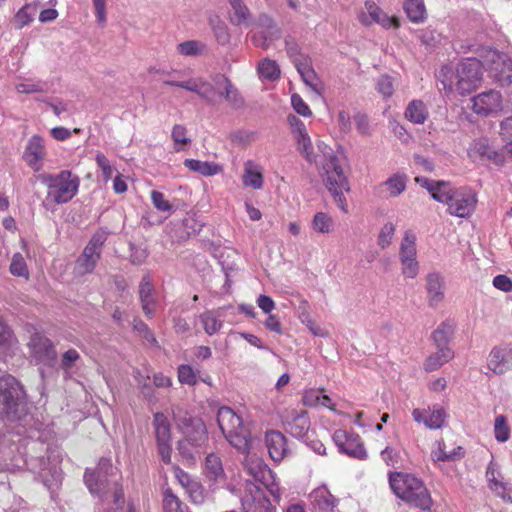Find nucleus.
Returning <instances> with one entry per match:
<instances>
[{
	"label": "nucleus",
	"instance_id": "obj_1",
	"mask_svg": "<svg viewBox=\"0 0 512 512\" xmlns=\"http://www.w3.org/2000/svg\"><path fill=\"white\" fill-rule=\"evenodd\" d=\"M318 152L323 160L317 164L323 176L325 185L334 198L336 205L344 212H348L345 193L350 191L347 177L339 164V158L333 149L323 141L317 142Z\"/></svg>",
	"mask_w": 512,
	"mask_h": 512
},
{
	"label": "nucleus",
	"instance_id": "obj_2",
	"mask_svg": "<svg viewBox=\"0 0 512 512\" xmlns=\"http://www.w3.org/2000/svg\"><path fill=\"white\" fill-rule=\"evenodd\" d=\"M483 59L471 57L458 63L455 70L450 66H444L438 73V79L447 91L456 90L465 95L473 91L482 81Z\"/></svg>",
	"mask_w": 512,
	"mask_h": 512
},
{
	"label": "nucleus",
	"instance_id": "obj_3",
	"mask_svg": "<svg viewBox=\"0 0 512 512\" xmlns=\"http://www.w3.org/2000/svg\"><path fill=\"white\" fill-rule=\"evenodd\" d=\"M389 484L394 494L410 505L423 511L430 510L432 498L424 483L412 474L392 473Z\"/></svg>",
	"mask_w": 512,
	"mask_h": 512
},
{
	"label": "nucleus",
	"instance_id": "obj_4",
	"mask_svg": "<svg viewBox=\"0 0 512 512\" xmlns=\"http://www.w3.org/2000/svg\"><path fill=\"white\" fill-rule=\"evenodd\" d=\"M218 426L225 439L239 452H247L251 445L249 431L243 426L242 418L227 406H222L217 412Z\"/></svg>",
	"mask_w": 512,
	"mask_h": 512
},
{
	"label": "nucleus",
	"instance_id": "obj_5",
	"mask_svg": "<svg viewBox=\"0 0 512 512\" xmlns=\"http://www.w3.org/2000/svg\"><path fill=\"white\" fill-rule=\"evenodd\" d=\"M42 183L47 186L46 201L56 204L69 202L78 192L80 180L69 170H62L58 174H45L41 176Z\"/></svg>",
	"mask_w": 512,
	"mask_h": 512
},
{
	"label": "nucleus",
	"instance_id": "obj_6",
	"mask_svg": "<svg viewBox=\"0 0 512 512\" xmlns=\"http://www.w3.org/2000/svg\"><path fill=\"white\" fill-rule=\"evenodd\" d=\"M476 52L483 59V65L495 83L501 87L512 84V58L509 55L490 47H479Z\"/></svg>",
	"mask_w": 512,
	"mask_h": 512
},
{
	"label": "nucleus",
	"instance_id": "obj_7",
	"mask_svg": "<svg viewBox=\"0 0 512 512\" xmlns=\"http://www.w3.org/2000/svg\"><path fill=\"white\" fill-rule=\"evenodd\" d=\"M183 439L178 443L179 453L188 461H194L200 448L207 442V430L199 418L185 420L182 425Z\"/></svg>",
	"mask_w": 512,
	"mask_h": 512
},
{
	"label": "nucleus",
	"instance_id": "obj_8",
	"mask_svg": "<svg viewBox=\"0 0 512 512\" xmlns=\"http://www.w3.org/2000/svg\"><path fill=\"white\" fill-rule=\"evenodd\" d=\"M25 393L20 383L9 374L0 375V413L18 417L24 410Z\"/></svg>",
	"mask_w": 512,
	"mask_h": 512
},
{
	"label": "nucleus",
	"instance_id": "obj_9",
	"mask_svg": "<svg viewBox=\"0 0 512 512\" xmlns=\"http://www.w3.org/2000/svg\"><path fill=\"white\" fill-rule=\"evenodd\" d=\"M248 450H250V448ZM243 454H246L244 466L248 474L251 475L255 481L261 483L273 496L275 502L279 503L281 500V489L276 480L275 473L258 455L250 453L249 451Z\"/></svg>",
	"mask_w": 512,
	"mask_h": 512
},
{
	"label": "nucleus",
	"instance_id": "obj_10",
	"mask_svg": "<svg viewBox=\"0 0 512 512\" xmlns=\"http://www.w3.org/2000/svg\"><path fill=\"white\" fill-rule=\"evenodd\" d=\"M286 52L300 74L303 82L316 94L323 91V84L312 67L310 57L301 52L299 46L290 40H286Z\"/></svg>",
	"mask_w": 512,
	"mask_h": 512
},
{
	"label": "nucleus",
	"instance_id": "obj_11",
	"mask_svg": "<svg viewBox=\"0 0 512 512\" xmlns=\"http://www.w3.org/2000/svg\"><path fill=\"white\" fill-rule=\"evenodd\" d=\"M476 204V193L469 187H459L447 205V212L452 216L467 218L474 212Z\"/></svg>",
	"mask_w": 512,
	"mask_h": 512
},
{
	"label": "nucleus",
	"instance_id": "obj_12",
	"mask_svg": "<svg viewBox=\"0 0 512 512\" xmlns=\"http://www.w3.org/2000/svg\"><path fill=\"white\" fill-rule=\"evenodd\" d=\"M163 74H167V76H169L167 79L163 80V83L165 85L185 89L187 91L196 93L200 98L204 99L207 102H214V87L210 84V82L204 80L203 78H190L188 80L180 81L174 77H171L180 75V71H174L172 73L163 72Z\"/></svg>",
	"mask_w": 512,
	"mask_h": 512
},
{
	"label": "nucleus",
	"instance_id": "obj_13",
	"mask_svg": "<svg viewBox=\"0 0 512 512\" xmlns=\"http://www.w3.org/2000/svg\"><path fill=\"white\" fill-rule=\"evenodd\" d=\"M472 110L480 116L497 115L504 109V99L500 91L491 89L472 97Z\"/></svg>",
	"mask_w": 512,
	"mask_h": 512
},
{
	"label": "nucleus",
	"instance_id": "obj_14",
	"mask_svg": "<svg viewBox=\"0 0 512 512\" xmlns=\"http://www.w3.org/2000/svg\"><path fill=\"white\" fill-rule=\"evenodd\" d=\"M332 438L339 452L358 460L367 458V451L359 435L338 429Z\"/></svg>",
	"mask_w": 512,
	"mask_h": 512
},
{
	"label": "nucleus",
	"instance_id": "obj_15",
	"mask_svg": "<svg viewBox=\"0 0 512 512\" xmlns=\"http://www.w3.org/2000/svg\"><path fill=\"white\" fill-rule=\"evenodd\" d=\"M155 437L158 453L165 464L171 463V427L167 417L163 413L154 415Z\"/></svg>",
	"mask_w": 512,
	"mask_h": 512
},
{
	"label": "nucleus",
	"instance_id": "obj_16",
	"mask_svg": "<svg viewBox=\"0 0 512 512\" xmlns=\"http://www.w3.org/2000/svg\"><path fill=\"white\" fill-rule=\"evenodd\" d=\"M241 504L244 512H276V508L263 491L253 483L246 484Z\"/></svg>",
	"mask_w": 512,
	"mask_h": 512
},
{
	"label": "nucleus",
	"instance_id": "obj_17",
	"mask_svg": "<svg viewBox=\"0 0 512 512\" xmlns=\"http://www.w3.org/2000/svg\"><path fill=\"white\" fill-rule=\"evenodd\" d=\"M256 27L259 31L251 35V41L256 47L267 49L280 36V29L267 14L259 15Z\"/></svg>",
	"mask_w": 512,
	"mask_h": 512
},
{
	"label": "nucleus",
	"instance_id": "obj_18",
	"mask_svg": "<svg viewBox=\"0 0 512 512\" xmlns=\"http://www.w3.org/2000/svg\"><path fill=\"white\" fill-rule=\"evenodd\" d=\"M359 20L366 26L377 23L385 29L399 27L397 17L387 15L371 0L365 2L364 9L359 14Z\"/></svg>",
	"mask_w": 512,
	"mask_h": 512
},
{
	"label": "nucleus",
	"instance_id": "obj_19",
	"mask_svg": "<svg viewBox=\"0 0 512 512\" xmlns=\"http://www.w3.org/2000/svg\"><path fill=\"white\" fill-rule=\"evenodd\" d=\"M45 155L46 147L44 139L37 134L30 137L23 153V159L26 164L35 172H38L43 167Z\"/></svg>",
	"mask_w": 512,
	"mask_h": 512
},
{
	"label": "nucleus",
	"instance_id": "obj_20",
	"mask_svg": "<svg viewBox=\"0 0 512 512\" xmlns=\"http://www.w3.org/2000/svg\"><path fill=\"white\" fill-rule=\"evenodd\" d=\"M214 87L215 99L211 104L216 103L217 95L224 97L228 104L234 108H239L243 105V98L240 95L238 89L231 83V81L224 75H217L213 78V83H210Z\"/></svg>",
	"mask_w": 512,
	"mask_h": 512
},
{
	"label": "nucleus",
	"instance_id": "obj_21",
	"mask_svg": "<svg viewBox=\"0 0 512 512\" xmlns=\"http://www.w3.org/2000/svg\"><path fill=\"white\" fill-rule=\"evenodd\" d=\"M488 487L503 501L512 503V488L504 481L497 463L491 461L486 469Z\"/></svg>",
	"mask_w": 512,
	"mask_h": 512
},
{
	"label": "nucleus",
	"instance_id": "obj_22",
	"mask_svg": "<svg viewBox=\"0 0 512 512\" xmlns=\"http://www.w3.org/2000/svg\"><path fill=\"white\" fill-rule=\"evenodd\" d=\"M412 417L415 422L422 423L426 428L436 430L444 425L446 411L443 407L436 404L427 409L415 408L412 411Z\"/></svg>",
	"mask_w": 512,
	"mask_h": 512
},
{
	"label": "nucleus",
	"instance_id": "obj_23",
	"mask_svg": "<svg viewBox=\"0 0 512 512\" xmlns=\"http://www.w3.org/2000/svg\"><path fill=\"white\" fill-rule=\"evenodd\" d=\"M241 181L244 187L261 190L264 187V167L256 160L248 159L243 163Z\"/></svg>",
	"mask_w": 512,
	"mask_h": 512
},
{
	"label": "nucleus",
	"instance_id": "obj_24",
	"mask_svg": "<svg viewBox=\"0 0 512 512\" xmlns=\"http://www.w3.org/2000/svg\"><path fill=\"white\" fill-rule=\"evenodd\" d=\"M29 349L35 360L40 363H50L56 357V352L51 341L39 333L31 337Z\"/></svg>",
	"mask_w": 512,
	"mask_h": 512
},
{
	"label": "nucleus",
	"instance_id": "obj_25",
	"mask_svg": "<svg viewBox=\"0 0 512 512\" xmlns=\"http://www.w3.org/2000/svg\"><path fill=\"white\" fill-rule=\"evenodd\" d=\"M265 444L270 458L277 463L287 457L290 452L286 437L279 431H268L265 435Z\"/></svg>",
	"mask_w": 512,
	"mask_h": 512
},
{
	"label": "nucleus",
	"instance_id": "obj_26",
	"mask_svg": "<svg viewBox=\"0 0 512 512\" xmlns=\"http://www.w3.org/2000/svg\"><path fill=\"white\" fill-rule=\"evenodd\" d=\"M284 426L293 437L303 438L310 429V420L306 412L292 410L284 416Z\"/></svg>",
	"mask_w": 512,
	"mask_h": 512
},
{
	"label": "nucleus",
	"instance_id": "obj_27",
	"mask_svg": "<svg viewBox=\"0 0 512 512\" xmlns=\"http://www.w3.org/2000/svg\"><path fill=\"white\" fill-rule=\"evenodd\" d=\"M139 297L145 315L147 317H153L159 306V302L154 286L151 283L150 277L148 275L144 276L140 282Z\"/></svg>",
	"mask_w": 512,
	"mask_h": 512
},
{
	"label": "nucleus",
	"instance_id": "obj_28",
	"mask_svg": "<svg viewBox=\"0 0 512 512\" xmlns=\"http://www.w3.org/2000/svg\"><path fill=\"white\" fill-rule=\"evenodd\" d=\"M173 473L178 483L189 494L192 502L196 504L202 503L204 500V494L201 484L178 466L173 467Z\"/></svg>",
	"mask_w": 512,
	"mask_h": 512
},
{
	"label": "nucleus",
	"instance_id": "obj_29",
	"mask_svg": "<svg viewBox=\"0 0 512 512\" xmlns=\"http://www.w3.org/2000/svg\"><path fill=\"white\" fill-rule=\"evenodd\" d=\"M309 497L315 512H334L337 500L326 486L317 487L310 493Z\"/></svg>",
	"mask_w": 512,
	"mask_h": 512
},
{
	"label": "nucleus",
	"instance_id": "obj_30",
	"mask_svg": "<svg viewBox=\"0 0 512 512\" xmlns=\"http://www.w3.org/2000/svg\"><path fill=\"white\" fill-rule=\"evenodd\" d=\"M21 248L25 252V255L21 252H16L12 255L9 265V272L12 276L23 278L25 280L30 279V271L27 264V257L30 256L27 242L21 239Z\"/></svg>",
	"mask_w": 512,
	"mask_h": 512
},
{
	"label": "nucleus",
	"instance_id": "obj_31",
	"mask_svg": "<svg viewBox=\"0 0 512 512\" xmlns=\"http://www.w3.org/2000/svg\"><path fill=\"white\" fill-rule=\"evenodd\" d=\"M409 177L404 172H395L385 181L381 182L379 187L387 197L396 198L405 192Z\"/></svg>",
	"mask_w": 512,
	"mask_h": 512
},
{
	"label": "nucleus",
	"instance_id": "obj_32",
	"mask_svg": "<svg viewBox=\"0 0 512 512\" xmlns=\"http://www.w3.org/2000/svg\"><path fill=\"white\" fill-rule=\"evenodd\" d=\"M425 282L430 305H437L444 298V277L441 273L432 271L426 275Z\"/></svg>",
	"mask_w": 512,
	"mask_h": 512
},
{
	"label": "nucleus",
	"instance_id": "obj_33",
	"mask_svg": "<svg viewBox=\"0 0 512 512\" xmlns=\"http://www.w3.org/2000/svg\"><path fill=\"white\" fill-rule=\"evenodd\" d=\"M204 474L213 481L215 484L225 483V472L223 469L222 461L217 454L211 453L207 455L204 462Z\"/></svg>",
	"mask_w": 512,
	"mask_h": 512
},
{
	"label": "nucleus",
	"instance_id": "obj_34",
	"mask_svg": "<svg viewBox=\"0 0 512 512\" xmlns=\"http://www.w3.org/2000/svg\"><path fill=\"white\" fill-rule=\"evenodd\" d=\"M296 143L297 151L305 158L310 164L317 165L323 160L321 153L315 154L313 144L308 131L293 137Z\"/></svg>",
	"mask_w": 512,
	"mask_h": 512
},
{
	"label": "nucleus",
	"instance_id": "obj_35",
	"mask_svg": "<svg viewBox=\"0 0 512 512\" xmlns=\"http://www.w3.org/2000/svg\"><path fill=\"white\" fill-rule=\"evenodd\" d=\"M436 348L437 351L430 354L423 363V368L427 372L438 370L454 357V352L449 346H436Z\"/></svg>",
	"mask_w": 512,
	"mask_h": 512
},
{
	"label": "nucleus",
	"instance_id": "obj_36",
	"mask_svg": "<svg viewBox=\"0 0 512 512\" xmlns=\"http://www.w3.org/2000/svg\"><path fill=\"white\" fill-rule=\"evenodd\" d=\"M405 118L416 125H422L429 117L426 104L420 99L410 101L404 112Z\"/></svg>",
	"mask_w": 512,
	"mask_h": 512
},
{
	"label": "nucleus",
	"instance_id": "obj_37",
	"mask_svg": "<svg viewBox=\"0 0 512 512\" xmlns=\"http://www.w3.org/2000/svg\"><path fill=\"white\" fill-rule=\"evenodd\" d=\"M17 349V342L11 330L0 321V361L6 362Z\"/></svg>",
	"mask_w": 512,
	"mask_h": 512
},
{
	"label": "nucleus",
	"instance_id": "obj_38",
	"mask_svg": "<svg viewBox=\"0 0 512 512\" xmlns=\"http://www.w3.org/2000/svg\"><path fill=\"white\" fill-rule=\"evenodd\" d=\"M208 24L211 27L213 35L218 44L225 46L228 45L231 35L226 23L216 13L208 15Z\"/></svg>",
	"mask_w": 512,
	"mask_h": 512
},
{
	"label": "nucleus",
	"instance_id": "obj_39",
	"mask_svg": "<svg viewBox=\"0 0 512 512\" xmlns=\"http://www.w3.org/2000/svg\"><path fill=\"white\" fill-rule=\"evenodd\" d=\"M257 73L261 81L275 82L281 77L278 63L270 58H263L258 62Z\"/></svg>",
	"mask_w": 512,
	"mask_h": 512
},
{
	"label": "nucleus",
	"instance_id": "obj_40",
	"mask_svg": "<svg viewBox=\"0 0 512 512\" xmlns=\"http://www.w3.org/2000/svg\"><path fill=\"white\" fill-rule=\"evenodd\" d=\"M492 148L487 138L480 137L471 142L467 150V155L473 162L487 159L488 156L493 154Z\"/></svg>",
	"mask_w": 512,
	"mask_h": 512
},
{
	"label": "nucleus",
	"instance_id": "obj_41",
	"mask_svg": "<svg viewBox=\"0 0 512 512\" xmlns=\"http://www.w3.org/2000/svg\"><path fill=\"white\" fill-rule=\"evenodd\" d=\"M229 4L231 6L230 22L233 25L251 24V13L243 0H232Z\"/></svg>",
	"mask_w": 512,
	"mask_h": 512
},
{
	"label": "nucleus",
	"instance_id": "obj_42",
	"mask_svg": "<svg viewBox=\"0 0 512 512\" xmlns=\"http://www.w3.org/2000/svg\"><path fill=\"white\" fill-rule=\"evenodd\" d=\"M417 237L412 230L404 232L399 249V261L417 258Z\"/></svg>",
	"mask_w": 512,
	"mask_h": 512
},
{
	"label": "nucleus",
	"instance_id": "obj_43",
	"mask_svg": "<svg viewBox=\"0 0 512 512\" xmlns=\"http://www.w3.org/2000/svg\"><path fill=\"white\" fill-rule=\"evenodd\" d=\"M185 167L193 172H197L202 176H214L222 171L220 165L215 162L200 161L196 159H186L184 161Z\"/></svg>",
	"mask_w": 512,
	"mask_h": 512
},
{
	"label": "nucleus",
	"instance_id": "obj_44",
	"mask_svg": "<svg viewBox=\"0 0 512 512\" xmlns=\"http://www.w3.org/2000/svg\"><path fill=\"white\" fill-rule=\"evenodd\" d=\"M488 368L495 374H503L510 370L503 347L494 348L487 359Z\"/></svg>",
	"mask_w": 512,
	"mask_h": 512
},
{
	"label": "nucleus",
	"instance_id": "obj_45",
	"mask_svg": "<svg viewBox=\"0 0 512 512\" xmlns=\"http://www.w3.org/2000/svg\"><path fill=\"white\" fill-rule=\"evenodd\" d=\"M464 456L463 448L458 446L447 451L444 442H437V447L433 449L431 457L435 462L439 461H455Z\"/></svg>",
	"mask_w": 512,
	"mask_h": 512
},
{
	"label": "nucleus",
	"instance_id": "obj_46",
	"mask_svg": "<svg viewBox=\"0 0 512 512\" xmlns=\"http://www.w3.org/2000/svg\"><path fill=\"white\" fill-rule=\"evenodd\" d=\"M403 7L409 20L414 23L424 22L427 18L426 6L423 0H406Z\"/></svg>",
	"mask_w": 512,
	"mask_h": 512
},
{
	"label": "nucleus",
	"instance_id": "obj_47",
	"mask_svg": "<svg viewBox=\"0 0 512 512\" xmlns=\"http://www.w3.org/2000/svg\"><path fill=\"white\" fill-rule=\"evenodd\" d=\"M99 257L100 255L91 252V248H85L82 255L76 262L75 273L77 275L91 273L94 270Z\"/></svg>",
	"mask_w": 512,
	"mask_h": 512
},
{
	"label": "nucleus",
	"instance_id": "obj_48",
	"mask_svg": "<svg viewBox=\"0 0 512 512\" xmlns=\"http://www.w3.org/2000/svg\"><path fill=\"white\" fill-rule=\"evenodd\" d=\"M15 89L20 94L48 93L50 84L41 80L25 79L15 84Z\"/></svg>",
	"mask_w": 512,
	"mask_h": 512
},
{
	"label": "nucleus",
	"instance_id": "obj_49",
	"mask_svg": "<svg viewBox=\"0 0 512 512\" xmlns=\"http://www.w3.org/2000/svg\"><path fill=\"white\" fill-rule=\"evenodd\" d=\"M311 228L320 234H329L334 230V220L325 212H317L312 219Z\"/></svg>",
	"mask_w": 512,
	"mask_h": 512
},
{
	"label": "nucleus",
	"instance_id": "obj_50",
	"mask_svg": "<svg viewBox=\"0 0 512 512\" xmlns=\"http://www.w3.org/2000/svg\"><path fill=\"white\" fill-rule=\"evenodd\" d=\"M455 190L456 188L452 187L450 183L437 181L431 192V197L439 203L448 205Z\"/></svg>",
	"mask_w": 512,
	"mask_h": 512
},
{
	"label": "nucleus",
	"instance_id": "obj_51",
	"mask_svg": "<svg viewBox=\"0 0 512 512\" xmlns=\"http://www.w3.org/2000/svg\"><path fill=\"white\" fill-rule=\"evenodd\" d=\"M200 321L205 332L209 335L217 333L223 325V322L220 319V315L215 311L204 312L200 315Z\"/></svg>",
	"mask_w": 512,
	"mask_h": 512
},
{
	"label": "nucleus",
	"instance_id": "obj_52",
	"mask_svg": "<svg viewBox=\"0 0 512 512\" xmlns=\"http://www.w3.org/2000/svg\"><path fill=\"white\" fill-rule=\"evenodd\" d=\"M206 49V45L198 40H188L179 43L176 47L178 54L185 57H194L201 55Z\"/></svg>",
	"mask_w": 512,
	"mask_h": 512
},
{
	"label": "nucleus",
	"instance_id": "obj_53",
	"mask_svg": "<svg viewBox=\"0 0 512 512\" xmlns=\"http://www.w3.org/2000/svg\"><path fill=\"white\" fill-rule=\"evenodd\" d=\"M454 327L451 323H441L437 329L432 333V339L436 346H448L450 339L453 336Z\"/></svg>",
	"mask_w": 512,
	"mask_h": 512
},
{
	"label": "nucleus",
	"instance_id": "obj_54",
	"mask_svg": "<svg viewBox=\"0 0 512 512\" xmlns=\"http://www.w3.org/2000/svg\"><path fill=\"white\" fill-rule=\"evenodd\" d=\"M171 139L174 142L175 151H182L185 146L190 144L191 139L187 136V129L184 125L176 124L171 131Z\"/></svg>",
	"mask_w": 512,
	"mask_h": 512
},
{
	"label": "nucleus",
	"instance_id": "obj_55",
	"mask_svg": "<svg viewBox=\"0 0 512 512\" xmlns=\"http://www.w3.org/2000/svg\"><path fill=\"white\" fill-rule=\"evenodd\" d=\"M200 379L199 371L190 365L182 364L178 367V381L181 384L195 386Z\"/></svg>",
	"mask_w": 512,
	"mask_h": 512
},
{
	"label": "nucleus",
	"instance_id": "obj_56",
	"mask_svg": "<svg viewBox=\"0 0 512 512\" xmlns=\"http://www.w3.org/2000/svg\"><path fill=\"white\" fill-rule=\"evenodd\" d=\"M37 13V7L34 4H26L15 15V25L18 28L31 23Z\"/></svg>",
	"mask_w": 512,
	"mask_h": 512
},
{
	"label": "nucleus",
	"instance_id": "obj_57",
	"mask_svg": "<svg viewBox=\"0 0 512 512\" xmlns=\"http://www.w3.org/2000/svg\"><path fill=\"white\" fill-rule=\"evenodd\" d=\"M494 436L498 442L504 443L510 438V427L504 415H497L494 420Z\"/></svg>",
	"mask_w": 512,
	"mask_h": 512
},
{
	"label": "nucleus",
	"instance_id": "obj_58",
	"mask_svg": "<svg viewBox=\"0 0 512 512\" xmlns=\"http://www.w3.org/2000/svg\"><path fill=\"white\" fill-rule=\"evenodd\" d=\"M376 90L383 98H390L395 91V79L388 75H381L376 81Z\"/></svg>",
	"mask_w": 512,
	"mask_h": 512
},
{
	"label": "nucleus",
	"instance_id": "obj_59",
	"mask_svg": "<svg viewBox=\"0 0 512 512\" xmlns=\"http://www.w3.org/2000/svg\"><path fill=\"white\" fill-rule=\"evenodd\" d=\"M163 509L164 512L178 511L186 509V506L170 489H166L163 495Z\"/></svg>",
	"mask_w": 512,
	"mask_h": 512
},
{
	"label": "nucleus",
	"instance_id": "obj_60",
	"mask_svg": "<svg viewBox=\"0 0 512 512\" xmlns=\"http://www.w3.org/2000/svg\"><path fill=\"white\" fill-rule=\"evenodd\" d=\"M299 318L301 323L304 324L314 336L322 338L329 336V332L311 319L309 314L302 313Z\"/></svg>",
	"mask_w": 512,
	"mask_h": 512
},
{
	"label": "nucleus",
	"instance_id": "obj_61",
	"mask_svg": "<svg viewBox=\"0 0 512 512\" xmlns=\"http://www.w3.org/2000/svg\"><path fill=\"white\" fill-rule=\"evenodd\" d=\"M396 226L392 222L385 223L378 236V244L382 248H387L391 243L395 235Z\"/></svg>",
	"mask_w": 512,
	"mask_h": 512
},
{
	"label": "nucleus",
	"instance_id": "obj_62",
	"mask_svg": "<svg viewBox=\"0 0 512 512\" xmlns=\"http://www.w3.org/2000/svg\"><path fill=\"white\" fill-rule=\"evenodd\" d=\"M151 201L158 211L167 212L168 214H171L173 212L172 205L169 203L168 200L165 199L163 193L153 190L151 192Z\"/></svg>",
	"mask_w": 512,
	"mask_h": 512
},
{
	"label": "nucleus",
	"instance_id": "obj_63",
	"mask_svg": "<svg viewBox=\"0 0 512 512\" xmlns=\"http://www.w3.org/2000/svg\"><path fill=\"white\" fill-rule=\"evenodd\" d=\"M291 105L295 112L299 114L302 117H311L312 111L307 105V103L302 99V97L297 94L293 93L291 95Z\"/></svg>",
	"mask_w": 512,
	"mask_h": 512
},
{
	"label": "nucleus",
	"instance_id": "obj_64",
	"mask_svg": "<svg viewBox=\"0 0 512 512\" xmlns=\"http://www.w3.org/2000/svg\"><path fill=\"white\" fill-rule=\"evenodd\" d=\"M323 389L310 388L304 391L302 402L304 405L309 407H317L320 404V397Z\"/></svg>",
	"mask_w": 512,
	"mask_h": 512
}]
</instances>
